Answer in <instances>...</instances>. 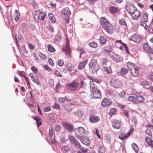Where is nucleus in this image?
<instances>
[{
    "label": "nucleus",
    "mask_w": 153,
    "mask_h": 153,
    "mask_svg": "<svg viewBox=\"0 0 153 153\" xmlns=\"http://www.w3.org/2000/svg\"><path fill=\"white\" fill-rule=\"evenodd\" d=\"M100 21L102 27L105 30L107 33L111 34L113 33L114 30V26L104 17H101Z\"/></svg>",
    "instance_id": "f257e3e1"
},
{
    "label": "nucleus",
    "mask_w": 153,
    "mask_h": 153,
    "mask_svg": "<svg viewBox=\"0 0 153 153\" xmlns=\"http://www.w3.org/2000/svg\"><path fill=\"white\" fill-rule=\"evenodd\" d=\"M127 66L132 76L137 77L139 76L140 68L137 66L130 62L127 63Z\"/></svg>",
    "instance_id": "f03ea898"
},
{
    "label": "nucleus",
    "mask_w": 153,
    "mask_h": 153,
    "mask_svg": "<svg viewBox=\"0 0 153 153\" xmlns=\"http://www.w3.org/2000/svg\"><path fill=\"white\" fill-rule=\"evenodd\" d=\"M79 85L78 82L76 80H74L71 83L68 84L66 86V88L68 90L74 91L77 89Z\"/></svg>",
    "instance_id": "7ed1b4c3"
},
{
    "label": "nucleus",
    "mask_w": 153,
    "mask_h": 153,
    "mask_svg": "<svg viewBox=\"0 0 153 153\" xmlns=\"http://www.w3.org/2000/svg\"><path fill=\"white\" fill-rule=\"evenodd\" d=\"M45 16V14L39 10H36L34 15V19L36 20L39 21L44 20Z\"/></svg>",
    "instance_id": "20e7f679"
},
{
    "label": "nucleus",
    "mask_w": 153,
    "mask_h": 153,
    "mask_svg": "<svg viewBox=\"0 0 153 153\" xmlns=\"http://www.w3.org/2000/svg\"><path fill=\"white\" fill-rule=\"evenodd\" d=\"M89 66L90 70H91L93 73L97 72L99 68L97 60L94 59L91 60L89 63Z\"/></svg>",
    "instance_id": "39448f33"
},
{
    "label": "nucleus",
    "mask_w": 153,
    "mask_h": 153,
    "mask_svg": "<svg viewBox=\"0 0 153 153\" xmlns=\"http://www.w3.org/2000/svg\"><path fill=\"white\" fill-rule=\"evenodd\" d=\"M85 130L82 127H80L76 128L75 131L76 135L79 139L85 135Z\"/></svg>",
    "instance_id": "423d86ee"
},
{
    "label": "nucleus",
    "mask_w": 153,
    "mask_h": 153,
    "mask_svg": "<svg viewBox=\"0 0 153 153\" xmlns=\"http://www.w3.org/2000/svg\"><path fill=\"white\" fill-rule=\"evenodd\" d=\"M111 85L115 88H118L121 86V84L117 79L112 78L111 80Z\"/></svg>",
    "instance_id": "0eeeda50"
},
{
    "label": "nucleus",
    "mask_w": 153,
    "mask_h": 153,
    "mask_svg": "<svg viewBox=\"0 0 153 153\" xmlns=\"http://www.w3.org/2000/svg\"><path fill=\"white\" fill-rule=\"evenodd\" d=\"M130 39V40L138 43L140 42L143 40V39L141 37L136 34L132 35Z\"/></svg>",
    "instance_id": "6e6552de"
},
{
    "label": "nucleus",
    "mask_w": 153,
    "mask_h": 153,
    "mask_svg": "<svg viewBox=\"0 0 153 153\" xmlns=\"http://www.w3.org/2000/svg\"><path fill=\"white\" fill-rule=\"evenodd\" d=\"M126 10L131 14L134 11L136 10V8L134 5L130 4H127L126 6Z\"/></svg>",
    "instance_id": "1a4fd4ad"
},
{
    "label": "nucleus",
    "mask_w": 153,
    "mask_h": 153,
    "mask_svg": "<svg viewBox=\"0 0 153 153\" xmlns=\"http://www.w3.org/2000/svg\"><path fill=\"white\" fill-rule=\"evenodd\" d=\"M141 13L137 9L133 13L131 14L132 18L136 20L138 19L141 16Z\"/></svg>",
    "instance_id": "9d476101"
},
{
    "label": "nucleus",
    "mask_w": 153,
    "mask_h": 153,
    "mask_svg": "<svg viewBox=\"0 0 153 153\" xmlns=\"http://www.w3.org/2000/svg\"><path fill=\"white\" fill-rule=\"evenodd\" d=\"M143 49L150 54H153V50L152 48L150 47L148 44L144 43L143 45Z\"/></svg>",
    "instance_id": "9b49d317"
},
{
    "label": "nucleus",
    "mask_w": 153,
    "mask_h": 153,
    "mask_svg": "<svg viewBox=\"0 0 153 153\" xmlns=\"http://www.w3.org/2000/svg\"><path fill=\"white\" fill-rule=\"evenodd\" d=\"M92 92L93 96L95 98H98L101 97V95L100 91L98 89H95L93 90H92Z\"/></svg>",
    "instance_id": "f8f14e48"
},
{
    "label": "nucleus",
    "mask_w": 153,
    "mask_h": 153,
    "mask_svg": "<svg viewBox=\"0 0 153 153\" xmlns=\"http://www.w3.org/2000/svg\"><path fill=\"white\" fill-rule=\"evenodd\" d=\"M112 104V101L110 99L105 98L102 102L101 104L103 107H107Z\"/></svg>",
    "instance_id": "ddd939ff"
},
{
    "label": "nucleus",
    "mask_w": 153,
    "mask_h": 153,
    "mask_svg": "<svg viewBox=\"0 0 153 153\" xmlns=\"http://www.w3.org/2000/svg\"><path fill=\"white\" fill-rule=\"evenodd\" d=\"M134 130L133 128H130L129 131L126 135L124 136L123 135L121 134L119 136V138L122 140H124L126 138H127L132 133Z\"/></svg>",
    "instance_id": "4468645a"
},
{
    "label": "nucleus",
    "mask_w": 153,
    "mask_h": 153,
    "mask_svg": "<svg viewBox=\"0 0 153 153\" xmlns=\"http://www.w3.org/2000/svg\"><path fill=\"white\" fill-rule=\"evenodd\" d=\"M63 126L67 129L70 131L72 130L73 126L72 125L66 122H63L62 123Z\"/></svg>",
    "instance_id": "2eb2a0df"
},
{
    "label": "nucleus",
    "mask_w": 153,
    "mask_h": 153,
    "mask_svg": "<svg viewBox=\"0 0 153 153\" xmlns=\"http://www.w3.org/2000/svg\"><path fill=\"white\" fill-rule=\"evenodd\" d=\"M29 75L31 77L32 80L34 82L36 83L37 85H39L40 83L38 79L36 76L34 75L33 73H30L29 74Z\"/></svg>",
    "instance_id": "dca6fc26"
},
{
    "label": "nucleus",
    "mask_w": 153,
    "mask_h": 153,
    "mask_svg": "<svg viewBox=\"0 0 153 153\" xmlns=\"http://www.w3.org/2000/svg\"><path fill=\"white\" fill-rule=\"evenodd\" d=\"M61 13L62 15L66 16H68V15L71 14V12L68 7H66L62 9Z\"/></svg>",
    "instance_id": "f3484780"
},
{
    "label": "nucleus",
    "mask_w": 153,
    "mask_h": 153,
    "mask_svg": "<svg viewBox=\"0 0 153 153\" xmlns=\"http://www.w3.org/2000/svg\"><path fill=\"white\" fill-rule=\"evenodd\" d=\"M73 105L72 103L67 104L64 106V109L69 112L72 110Z\"/></svg>",
    "instance_id": "a211bd4d"
},
{
    "label": "nucleus",
    "mask_w": 153,
    "mask_h": 153,
    "mask_svg": "<svg viewBox=\"0 0 153 153\" xmlns=\"http://www.w3.org/2000/svg\"><path fill=\"white\" fill-rule=\"evenodd\" d=\"M145 140L149 146H151L153 148V140L152 139L148 137H145Z\"/></svg>",
    "instance_id": "6ab92c4d"
},
{
    "label": "nucleus",
    "mask_w": 153,
    "mask_h": 153,
    "mask_svg": "<svg viewBox=\"0 0 153 153\" xmlns=\"http://www.w3.org/2000/svg\"><path fill=\"white\" fill-rule=\"evenodd\" d=\"M100 120V118L98 116H92L89 119L90 121L92 123H96Z\"/></svg>",
    "instance_id": "aec40b11"
},
{
    "label": "nucleus",
    "mask_w": 153,
    "mask_h": 153,
    "mask_svg": "<svg viewBox=\"0 0 153 153\" xmlns=\"http://www.w3.org/2000/svg\"><path fill=\"white\" fill-rule=\"evenodd\" d=\"M113 127L114 128L119 129L120 127V123L117 120H114L112 121Z\"/></svg>",
    "instance_id": "412c9836"
},
{
    "label": "nucleus",
    "mask_w": 153,
    "mask_h": 153,
    "mask_svg": "<svg viewBox=\"0 0 153 153\" xmlns=\"http://www.w3.org/2000/svg\"><path fill=\"white\" fill-rule=\"evenodd\" d=\"M109 10L111 14H114L118 12V8L117 7L112 6L110 7Z\"/></svg>",
    "instance_id": "4be33fe9"
},
{
    "label": "nucleus",
    "mask_w": 153,
    "mask_h": 153,
    "mask_svg": "<svg viewBox=\"0 0 153 153\" xmlns=\"http://www.w3.org/2000/svg\"><path fill=\"white\" fill-rule=\"evenodd\" d=\"M88 61V59L85 60V61H83L80 62L78 66V69H82L84 68L85 66L86 63Z\"/></svg>",
    "instance_id": "5701e85b"
},
{
    "label": "nucleus",
    "mask_w": 153,
    "mask_h": 153,
    "mask_svg": "<svg viewBox=\"0 0 153 153\" xmlns=\"http://www.w3.org/2000/svg\"><path fill=\"white\" fill-rule=\"evenodd\" d=\"M80 139L81 141L82 142V143L86 145H88L90 144L91 141L90 140L86 138H83L82 139H81V138L79 139Z\"/></svg>",
    "instance_id": "b1692460"
},
{
    "label": "nucleus",
    "mask_w": 153,
    "mask_h": 153,
    "mask_svg": "<svg viewBox=\"0 0 153 153\" xmlns=\"http://www.w3.org/2000/svg\"><path fill=\"white\" fill-rule=\"evenodd\" d=\"M100 63L101 65H105L107 66L108 64V61L105 58H102L100 59Z\"/></svg>",
    "instance_id": "393cba45"
},
{
    "label": "nucleus",
    "mask_w": 153,
    "mask_h": 153,
    "mask_svg": "<svg viewBox=\"0 0 153 153\" xmlns=\"http://www.w3.org/2000/svg\"><path fill=\"white\" fill-rule=\"evenodd\" d=\"M115 42L116 43L118 42V43H120L121 44L123 45V46L124 47V48H125V49L126 51V52L128 54L129 53V51L128 50V48L127 47V46L126 45L125 43H123L122 42V41L121 40H116L115 41Z\"/></svg>",
    "instance_id": "a878e982"
},
{
    "label": "nucleus",
    "mask_w": 153,
    "mask_h": 153,
    "mask_svg": "<svg viewBox=\"0 0 153 153\" xmlns=\"http://www.w3.org/2000/svg\"><path fill=\"white\" fill-rule=\"evenodd\" d=\"M62 149L65 153H73L72 151L68 147L64 146L63 147Z\"/></svg>",
    "instance_id": "bb28decb"
},
{
    "label": "nucleus",
    "mask_w": 153,
    "mask_h": 153,
    "mask_svg": "<svg viewBox=\"0 0 153 153\" xmlns=\"http://www.w3.org/2000/svg\"><path fill=\"white\" fill-rule=\"evenodd\" d=\"M109 66L110 67H104L103 68V70L104 72L108 74H111L112 73V71L110 67V65H109Z\"/></svg>",
    "instance_id": "cd10ccee"
},
{
    "label": "nucleus",
    "mask_w": 153,
    "mask_h": 153,
    "mask_svg": "<svg viewBox=\"0 0 153 153\" xmlns=\"http://www.w3.org/2000/svg\"><path fill=\"white\" fill-rule=\"evenodd\" d=\"M99 41L100 43L102 45L105 44L107 41V39L102 36H101L100 37Z\"/></svg>",
    "instance_id": "c85d7f7f"
},
{
    "label": "nucleus",
    "mask_w": 153,
    "mask_h": 153,
    "mask_svg": "<svg viewBox=\"0 0 153 153\" xmlns=\"http://www.w3.org/2000/svg\"><path fill=\"white\" fill-rule=\"evenodd\" d=\"M15 13L16 14H15L14 19L16 22H17L20 17V13L19 11L17 10H16Z\"/></svg>",
    "instance_id": "c756f323"
},
{
    "label": "nucleus",
    "mask_w": 153,
    "mask_h": 153,
    "mask_svg": "<svg viewBox=\"0 0 153 153\" xmlns=\"http://www.w3.org/2000/svg\"><path fill=\"white\" fill-rule=\"evenodd\" d=\"M128 72V70L127 69L125 68H123L121 69L120 73L121 75H124L126 74Z\"/></svg>",
    "instance_id": "7c9ffc66"
},
{
    "label": "nucleus",
    "mask_w": 153,
    "mask_h": 153,
    "mask_svg": "<svg viewBox=\"0 0 153 153\" xmlns=\"http://www.w3.org/2000/svg\"><path fill=\"white\" fill-rule=\"evenodd\" d=\"M47 48L49 51L51 52H55V48L51 45L49 44L47 45Z\"/></svg>",
    "instance_id": "2f4dec72"
},
{
    "label": "nucleus",
    "mask_w": 153,
    "mask_h": 153,
    "mask_svg": "<svg viewBox=\"0 0 153 153\" xmlns=\"http://www.w3.org/2000/svg\"><path fill=\"white\" fill-rule=\"evenodd\" d=\"M119 22V24L121 25L124 26H126L127 25V23L125 19H121L120 20Z\"/></svg>",
    "instance_id": "473e14b6"
},
{
    "label": "nucleus",
    "mask_w": 153,
    "mask_h": 153,
    "mask_svg": "<svg viewBox=\"0 0 153 153\" xmlns=\"http://www.w3.org/2000/svg\"><path fill=\"white\" fill-rule=\"evenodd\" d=\"M136 99H137L136 102H142L145 100L144 97L142 96L136 97Z\"/></svg>",
    "instance_id": "72a5a7b5"
},
{
    "label": "nucleus",
    "mask_w": 153,
    "mask_h": 153,
    "mask_svg": "<svg viewBox=\"0 0 153 153\" xmlns=\"http://www.w3.org/2000/svg\"><path fill=\"white\" fill-rule=\"evenodd\" d=\"M88 45L92 48H96L97 46V44L96 42L93 41L89 43Z\"/></svg>",
    "instance_id": "f704fd0d"
},
{
    "label": "nucleus",
    "mask_w": 153,
    "mask_h": 153,
    "mask_svg": "<svg viewBox=\"0 0 153 153\" xmlns=\"http://www.w3.org/2000/svg\"><path fill=\"white\" fill-rule=\"evenodd\" d=\"M16 39L17 42H18V40L21 43H22L23 41V38L21 35H18L17 38L16 37Z\"/></svg>",
    "instance_id": "c9c22d12"
},
{
    "label": "nucleus",
    "mask_w": 153,
    "mask_h": 153,
    "mask_svg": "<svg viewBox=\"0 0 153 153\" xmlns=\"http://www.w3.org/2000/svg\"><path fill=\"white\" fill-rule=\"evenodd\" d=\"M66 68L69 71H71L74 70V67L70 63H68L67 64Z\"/></svg>",
    "instance_id": "e433bc0d"
},
{
    "label": "nucleus",
    "mask_w": 153,
    "mask_h": 153,
    "mask_svg": "<svg viewBox=\"0 0 153 153\" xmlns=\"http://www.w3.org/2000/svg\"><path fill=\"white\" fill-rule=\"evenodd\" d=\"M132 147L133 149L135 151L136 153H138L139 148L137 144L135 143H133Z\"/></svg>",
    "instance_id": "4c0bfd02"
},
{
    "label": "nucleus",
    "mask_w": 153,
    "mask_h": 153,
    "mask_svg": "<svg viewBox=\"0 0 153 153\" xmlns=\"http://www.w3.org/2000/svg\"><path fill=\"white\" fill-rule=\"evenodd\" d=\"M49 18L50 21L52 22H54L56 21V19L54 17L53 15L51 13H50L48 14Z\"/></svg>",
    "instance_id": "58836bf2"
},
{
    "label": "nucleus",
    "mask_w": 153,
    "mask_h": 153,
    "mask_svg": "<svg viewBox=\"0 0 153 153\" xmlns=\"http://www.w3.org/2000/svg\"><path fill=\"white\" fill-rule=\"evenodd\" d=\"M38 56L41 59L44 60L46 59L47 58V57L46 56H45V55L42 54L41 52H39L38 53Z\"/></svg>",
    "instance_id": "ea45409f"
},
{
    "label": "nucleus",
    "mask_w": 153,
    "mask_h": 153,
    "mask_svg": "<svg viewBox=\"0 0 153 153\" xmlns=\"http://www.w3.org/2000/svg\"><path fill=\"white\" fill-rule=\"evenodd\" d=\"M62 36L59 35L55 36L54 39V41L56 43L58 42L61 39Z\"/></svg>",
    "instance_id": "a19ab883"
},
{
    "label": "nucleus",
    "mask_w": 153,
    "mask_h": 153,
    "mask_svg": "<svg viewBox=\"0 0 153 153\" xmlns=\"http://www.w3.org/2000/svg\"><path fill=\"white\" fill-rule=\"evenodd\" d=\"M104 50L105 53H108L112 51V48L110 46H105L104 47Z\"/></svg>",
    "instance_id": "79ce46f5"
},
{
    "label": "nucleus",
    "mask_w": 153,
    "mask_h": 153,
    "mask_svg": "<svg viewBox=\"0 0 153 153\" xmlns=\"http://www.w3.org/2000/svg\"><path fill=\"white\" fill-rule=\"evenodd\" d=\"M148 30L149 33H153V22L151 23L148 29Z\"/></svg>",
    "instance_id": "37998d69"
},
{
    "label": "nucleus",
    "mask_w": 153,
    "mask_h": 153,
    "mask_svg": "<svg viewBox=\"0 0 153 153\" xmlns=\"http://www.w3.org/2000/svg\"><path fill=\"white\" fill-rule=\"evenodd\" d=\"M75 115L79 117H81L83 115V112L80 111H78L74 113Z\"/></svg>",
    "instance_id": "c03bdc74"
},
{
    "label": "nucleus",
    "mask_w": 153,
    "mask_h": 153,
    "mask_svg": "<svg viewBox=\"0 0 153 153\" xmlns=\"http://www.w3.org/2000/svg\"><path fill=\"white\" fill-rule=\"evenodd\" d=\"M136 97L129 96L128 97V100L129 101L136 102L137 101Z\"/></svg>",
    "instance_id": "a18cd8bd"
},
{
    "label": "nucleus",
    "mask_w": 153,
    "mask_h": 153,
    "mask_svg": "<svg viewBox=\"0 0 153 153\" xmlns=\"http://www.w3.org/2000/svg\"><path fill=\"white\" fill-rule=\"evenodd\" d=\"M90 88L91 90H93L95 89H97L96 86L95 85L94 82L93 81H91L90 83Z\"/></svg>",
    "instance_id": "49530a36"
},
{
    "label": "nucleus",
    "mask_w": 153,
    "mask_h": 153,
    "mask_svg": "<svg viewBox=\"0 0 153 153\" xmlns=\"http://www.w3.org/2000/svg\"><path fill=\"white\" fill-rule=\"evenodd\" d=\"M148 14L146 12L144 14L143 17V20L146 22L147 21L148 19Z\"/></svg>",
    "instance_id": "de8ad7c7"
},
{
    "label": "nucleus",
    "mask_w": 153,
    "mask_h": 153,
    "mask_svg": "<svg viewBox=\"0 0 153 153\" xmlns=\"http://www.w3.org/2000/svg\"><path fill=\"white\" fill-rule=\"evenodd\" d=\"M140 25L141 26L144 27V29L146 30H147L148 29V26L144 22H141L140 24Z\"/></svg>",
    "instance_id": "09e8293b"
},
{
    "label": "nucleus",
    "mask_w": 153,
    "mask_h": 153,
    "mask_svg": "<svg viewBox=\"0 0 153 153\" xmlns=\"http://www.w3.org/2000/svg\"><path fill=\"white\" fill-rule=\"evenodd\" d=\"M105 148L103 146H101L99 148V152L100 153H103L105 152Z\"/></svg>",
    "instance_id": "8fccbe9b"
},
{
    "label": "nucleus",
    "mask_w": 153,
    "mask_h": 153,
    "mask_svg": "<svg viewBox=\"0 0 153 153\" xmlns=\"http://www.w3.org/2000/svg\"><path fill=\"white\" fill-rule=\"evenodd\" d=\"M104 138V140L107 141H109L111 140L110 136L108 134H105Z\"/></svg>",
    "instance_id": "3c124183"
},
{
    "label": "nucleus",
    "mask_w": 153,
    "mask_h": 153,
    "mask_svg": "<svg viewBox=\"0 0 153 153\" xmlns=\"http://www.w3.org/2000/svg\"><path fill=\"white\" fill-rule=\"evenodd\" d=\"M64 64V61L63 59H59L58 62V64L60 67H62Z\"/></svg>",
    "instance_id": "603ef678"
},
{
    "label": "nucleus",
    "mask_w": 153,
    "mask_h": 153,
    "mask_svg": "<svg viewBox=\"0 0 153 153\" xmlns=\"http://www.w3.org/2000/svg\"><path fill=\"white\" fill-rule=\"evenodd\" d=\"M69 140L71 143L73 144L76 140L74 137L72 136H70L69 137Z\"/></svg>",
    "instance_id": "864d4df0"
},
{
    "label": "nucleus",
    "mask_w": 153,
    "mask_h": 153,
    "mask_svg": "<svg viewBox=\"0 0 153 153\" xmlns=\"http://www.w3.org/2000/svg\"><path fill=\"white\" fill-rule=\"evenodd\" d=\"M113 59L117 62H119L120 61V59L119 56L116 55V56L114 57Z\"/></svg>",
    "instance_id": "5fc2aeb1"
},
{
    "label": "nucleus",
    "mask_w": 153,
    "mask_h": 153,
    "mask_svg": "<svg viewBox=\"0 0 153 153\" xmlns=\"http://www.w3.org/2000/svg\"><path fill=\"white\" fill-rule=\"evenodd\" d=\"M54 73L55 75L57 77H62V76L61 75L60 72L57 70H55L54 71Z\"/></svg>",
    "instance_id": "6e6d98bb"
},
{
    "label": "nucleus",
    "mask_w": 153,
    "mask_h": 153,
    "mask_svg": "<svg viewBox=\"0 0 153 153\" xmlns=\"http://www.w3.org/2000/svg\"><path fill=\"white\" fill-rule=\"evenodd\" d=\"M141 84L144 88H145V86L149 85V83L147 81H144L142 82Z\"/></svg>",
    "instance_id": "4d7b16f0"
},
{
    "label": "nucleus",
    "mask_w": 153,
    "mask_h": 153,
    "mask_svg": "<svg viewBox=\"0 0 153 153\" xmlns=\"http://www.w3.org/2000/svg\"><path fill=\"white\" fill-rule=\"evenodd\" d=\"M119 96L121 98H125L126 96V92L124 91H122L119 93Z\"/></svg>",
    "instance_id": "13d9d810"
},
{
    "label": "nucleus",
    "mask_w": 153,
    "mask_h": 153,
    "mask_svg": "<svg viewBox=\"0 0 153 153\" xmlns=\"http://www.w3.org/2000/svg\"><path fill=\"white\" fill-rule=\"evenodd\" d=\"M53 130L52 128H51L49 130L48 135L50 137H52L53 136Z\"/></svg>",
    "instance_id": "bf43d9fd"
},
{
    "label": "nucleus",
    "mask_w": 153,
    "mask_h": 153,
    "mask_svg": "<svg viewBox=\"0 0 153 153\" xmlns=\"http://www.w3.org/2000/svg\"><path fill=\"white\" fill-rule=\"evenodd\" d=\"M116 110L114 108H113L111 109L110 113L111 115H113L116 114Z\"/></svg>",
    "instance_id": "052dcab7"
},
{
    "label": "nucleus",
    "mask_w": 153,
    "mask_h": 153,
    "mask_svg": "<svg viewBox=\"0 0 153 153\" xmlns=\"http://www.w3.org/2000/svg\"><path fill=\"white\" fill-rule=\"evenodd\" d=\"M73 144L74 145V146L76 148L79 149V148H80L81 146L79 142L77 140H76V142H74Z\"/></svg>",
    "instance_id": "680f3d73"
},
{
    "label": "nucleus",
    "mask_w": 153,
    "mask_h": 153,
    "mask_svg": "<svg viewBox=\"0 0 153 153\" xmlns=\"http://www.w3.org/2000/svg\"><path fill=\"white\" fill-rule=\"evenodd\" d=\"M145 133L151 137H152V133L150 129H147L145 131Z\"/></svg>",
    "instance_id": "e2e57ef3"
},
{
    "label": "nucleus",
    "mask_w": 153,
    "mask_h": 153,
    "mask_svg": "<svg viewBox=\"0 0 153 153\" xmlns=\"http://www.w3.org/2000/svg\"><path fill=\"white\" fill-rule=\"evenodd\" d=\"M108 55L112 58L113 59L114 57L116 56V54L112 51H110L108 53Z\"/></svg>",
    "instance_id": "0e129e2a"
},
{
    "label": "nucleus",
    "mask_w": 153,
    "mask_h": 153,
    "mask_svg": "<svg viewBox=\"0 0 153 153\" xmlns=\"http://www.w3.org/2000/svg\"><path fill=\"white\" fill-rule=\"evenodd\" d=\"M79 149L83 153H86L88 151V149L84 148L82 147L81 146L80 148H79Z\"/></svg>",
    "instance_id": "69168bd1"
},
{
    "label": "nucleus",
    "mask_w": 153,
    "mask_h": 153,
    "mask_svg": "<svg viewBox=\"0 0 153 153\" xmlns=\"http://www.w3.org/2000/svg\"><path fill=\"white\" fill-rule=\"evenodd\" d=\"M33 8L35 9H37L38 8V5L36 3V2L34 1L33 0Z\"/></svg>",
    "instance_id": "338daca9"
},
{
    "label": "nucleus",
    "mask_w": 153,
    "mask_h": 153,
    "mask_svg": "<svg viewBox=\"0 0 153 153\" xmlns=\"http://www.w3.org/2000/svg\"><path fill=\"white\" fill-rule=\"evenodd\" d=\"M43 68L45 70H47L48 71H52L51 69L47 65H44Z\"/></svg>",
    "instance_id": "774afa93"
}]
</instances>
